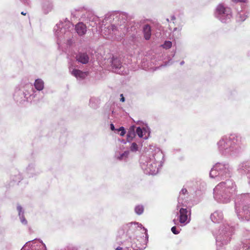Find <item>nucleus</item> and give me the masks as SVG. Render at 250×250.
Returning <instances> with one entry per match:
<instances>
[{
  "label": "nucleus",
  "instance_id": "obj_1",
  "mask_svg": "<svg viewBox=\"0 0 250 250\" xmlns=\"http://www.w3.org/2000/svg\"><path fill=\"white\" fill-rule=\"evenodd\" d=\"M74 25L69 21H61L56 25L54 28L55 35L58 40L65 39L70 36L72 31L74 30Z\"/></svg>",
  "mask_w": 250,
  "mask_h": 250
},
{
  "label": "nucleus",
  "instance_id": "obj_2",
  "mask_svg": "<svg viewBox=\"0 0 250 250\" xmlns=\"http://www.w3.org/2000/svg\"><path fill=\"white\" fill-rule=\"evenodd\" d=\"M69 59V70L71 74L76 78L78 77V69L77 63L78 62V55L77 52L70 51L68 55Z\"/></svg>",
  "mask_w": 250,
  "mask_h": 250
},
{
  "label": "nucleus",
  "instance_id": "obj_3",
  "mask_svg": "<svg viewBox=\"0 0 250 250\" xmlns=\"http://www.w3.org/2000/svg\"><path fill=\"white\" fill-rule=\"evenodd\" d=\"M187 208H181L179 210V222L182 224H187L190 220V212Z\"/></svg>",
  "mask_w": 250,
  "mask_h": 250
},
{
  "label": "nucleus",
  "instance_id": "obj_4",
  "mask_svg": "<svg viewBox=\"0 0 250 250\" xmlns=\"http://www.w3.org/2000/svg\"><path fill=\"white\" fill-rule=\"evenodd\" d=\"M216 12L220 16H228L231 13V10L229 8L225 7L222 4H219L216 7Z\"/></svg>",
  "mask_w": 250,
  "mask_h": 250
},
{
  "label": "nucleus",
  "instance_id": "obj_5",
  "mask_svg": "<svg viewBox=\"0 0 250 250\" xmlns=\"http://www.w3.org/2000/svg\"><path fill=\"white\" fill-rule=\"evenodd\" d=\"M143 32L145 39L146 40H149L151 35L150 26L148 24L145 25L143 28Z\"/></svg>",
  "mask_w": 250,
  "mask_h": 250
},
{
  "label": "nucleus",
  "instance_id": "obj_6",
  "mask_svg": "<svg viewBox=\"0 0 250 250\" xmlns=\"http://www.w3.org/2000/svg\"><path fill=\"white\" fill-rule=\"evenodd\" d=\"M89 57L86 53L79 54V62L83 64H86L89 62Z\"/></svg>",
  "mask_w": 250,
  "mask_h": 250
},
{
  "label": "nucleus",
  "instance_id": "obj_7",
  "mask_svg": "<svg viewBox=\"0 0 250 250\" xmlns=\"http://www.w3.org/2000/svg\"><path fill=\"white\" fill-rule=\"evenodd\" d=\"M34 85L37 90L40 91L44 87V83L42 80L38 79L35 81Z\"/></svg>",
  "mask_w": 250,
  "mask_h": 250
},
{
  "label": "nucleus",
  "instance_id": "obj_8",
  "mask_svg": "<svg viewBox=\"0 0 250 250\" xmlns=\"http://www.w3.org/2000/svg\"><path fill=\"white\" fill-rule=\"evenodd\" d=\"M17 209L19 211V215L20 216L21 222L23 224H26L27 221L23 216V211L22 210V207L21 206H18Z\"/></svg>",
  "mask_w": 250,
  "mask_h": 250
},
{
  "label": "nucleus",
  "instance_id": "obj_9",
  "mask_svg": "<svg viewBox=\"0 0 250 250\" xmlns=\"http://www.w3.org/2000/svg\"><path fill=\"white\" fill-rule=\"evenodd\" d=\"M87 31V27L85 24L82 22H79V36L85 34Z\"/></svg>",
  "mask_w": 250,
  "mask_h": 250
},
{
  "label": "nucleus",
  "instance_id": "obj_10",
  "mask_svg": "<svg viewBox=\"0 0 250 250\" xmlns=\"http://www.w3.org/2000/svg\"><path fill=\"white\" fill-rule=\"evenodd\" d=\"M112 65L113 67L115 68H121L122 66L120 61L117 59H114L112 60Z\"/></svg>",
  "mask_w": 250,
  "mask_h": 250
},
{
  "label": "nucleus",
  "instance_id": "obj_11",
  "mask_svg": "<svg viewBox=\"0 0 250 250\" xmlns=\"http://www.w3.org/2000/svg\"><path fill=\"white\" fill-rule=\"evenodd\" d=\"M135 211L137 214H141L144 211V208L142 206H137L135 208Z\"/></svg>",
  "mask_w": 250,
  "mask_h": 250
},
{
  "label": "nucleus",
  "instance_id": "obj_12",
  "mask_svg": "<svg viewBox=\"0 0 250 250\" xmlns=\"http://www.w3.org/2000/svg\"><path fill=\"white\" fill-rule=\"evenodd\" d=\"M129 154V151H125L123 153L120 155V156L118 157V159L119 160H122L124 158H127Z\"/></svg>",
  "mask_w": 250,
  "mask_h": 250
},
{
  "label": "nucleus",
  "instance_id": "obj_13",
  "mask_svg": "<svg viewBox=\"0 0 250 250\" xmlns=\"http://www.w3.org/2000/svg\"><path fill=\"white\" fill-rule=\"evenodd\" d=\"M163 46L164 48H170L172 46V42L170 41H166Z\"/></svg>",
  "mask_w": 250,
  "mask_h": 250
},
{
  "label": "nucleus",
  "instance_id": "obj_14",
  "mask_svg": "<svg viewBox=\"0 0 250 250\" xmlns=\"http://www.w3.org/2000/svg\"><path fill=\"white\" fill-rule=\"evenodd\" d=\"M138 145L135 143H133L130 146V150L131 151H136L138 150Z\"/></svg>",
  "mask_w": 250,
  "mask_h": 250
},
{
  "label": "nucleus",
  "instance_id": "obj_15",
  "mask_svg": "<svg viewBox=\"0 0 250 250\" xmlns=\"http://www.w3.org/2000/svg\"><path fill=\"white\" fill-rule=\"evenodd\" d=\"M136 133L139 137H142L143 136V131L140 127L137 128Z\"/></svg>",
  "mask_w": 250,
  "mask_h": 250
},
{
  "label": "nucleus",
  "instance_id": "obj_16",
  "mask_svg": "<svg viewBox=\"0 0 250 250\" xmlns=\"http://www.w3.org/2000/svg\"><path fill=\"white\" fill-rule=\"evenodd\" d=\"M87 75V72H82L79 70V78H84Z\"/></svg>",
  "mask_w": 250,
  "mask_h": 250
},
{
  "label": "nucleus",
  "instance_id": "obj_17",
  "mask_svg": "<svg viewBox=\"0 0 250 250\" xmlns=\"http://www.w3.org/2000/svg\"><path fill=\"white\" fill-rule=\"evenodd\" d=\"M134 135V132H128L127 134V140L128 142L130 141L133 138V136Z\"/></svg>",
  "mask_w": 250,
  "mask_h": 250
},
{
  "label": "nucleus",
  "instance_id": "obj_18",
  "mask_svg": "<svg viewBox=\"0 0 250 250\" xmlns=\"http://www.w3.org/2000/svg\"><path fill=\"white\" fill-rule=\"evenodd\" d=\"M171 231L174 234H178L179 233L180 231L177 229V228L175 226L172 227L171 228Z\"/></svg>",
  "mask_w": 250,
  "mask_h": 250
},
{
  "label": "nucleus",
  "instance_id": "obj_19",
  "mask_svg": "<svg viewBox=\"0 0 250 250\" xmlns=\"http://www.w3.org/2000/svg\"><path fill=\"white\" fill-rule=\"evenodd\" d=\"M119 131H121V132L120 133V135L122 136H123L125 134V131L124 127L122 126L119 128V129L118 130Z\"/></svg>",
  "mask_w": 250,
  "mask_h": 250
},
{
  "label": "nucleus",
  "instance_id": "obj_20",
  "mask_svg": "<svg viewBox=\"0 0 250 250\" xmlns=\"http://www.w3.org/2000/svg\"><path fill=\"white\" fill-rule=\"evenodd\" d=\"M225 141L224 140H220L219 142V143H218V145H219V146H222L221 148L222 149H223V148H225V146H224L225 145Z\"/></svg>",
  "mask_w": 250,
  "mask_h": 250
},
{
  "label": "nucleus",
  "instance_id": "obj_21",
  "mask_svg": "<svg viewBox=\"0 0 250 250\" xmlns=\"http://www.w3.org/2000/svg\"><path fill=\"white\" fill-rule=\"evenodd\" d=\"M232 1L234 2H246L247 0H231Z\"/></svg>",
  "mask_w": 250,
  "mask_h": 250
},
{
  "label": "nucleus",
  "instance_id": "obj_22",
  "mask_svg": "<svg viewBox=\"0 0 250 250\" xmlns=\"http://www.w3.org/2000/svg\"><path fill=\"white\" fill-rule=\"evenodd\" d=\"M78 23H76L75 24V30L76 31V33H78Z\"/></svg>",
  "mask_w": 250,
  "mask_h": 250
},
{
  "label": "nucleus",
  "instance_id": "obj_23",
  "mask_svg": "<svg viewBox=\"0 0 250 250\" xmlns=\"http://www.w3.org/2000/svg\"><path fill=\"white\" fill-rule=\"evenodd\" d=\"M120 96L121 97V101L124 102L125 101V98L123 96V94H121Z\"/></svg>",
  "mask_w": 250,
  "mask_h": 250
},
{
  "label": "nucleus",
  "instance_id": "obj_24",
  "mask_svg": "<svg viewBox=\"0 0 250 250\" xmlns=\"http://www.w3.org/2000/svg\"><path fill=\"white\" fill-rule=\"evenodd\" d=\"M67 43L69 45H71L72 44V41L71 40V39H70V40H67Z\"/></svg>",
  "mask_w": 250,
  "mask_h": 250
},
{
  "label": "nucleus",
  "instance_id": "obj_25",
  "mask_svg": "<svg viewBox=\"0 0 250 250\" xmlns=\"http://www.w3.org/2000/svg\"><path fill=\"white\" fill-rule=\"evenodd\" d=\"M110 128H111V129L112 130H115V127H114V125L112 124H111L110 125Z\"/></svg>",
  "mask_w": 250,
  "mask_h": 250
},
{
  "label": "nucleus",
  "instance_id": "obj_26",
  "mask_svg": "<svg viewBox=\"0 0 250 250\" xmlns=\"http://www.w3.org/2000/svg\"><path fill=\"white\" fill-rule=\"evenodd\" d=\"M122 250V248L119 247L116 249V250Z\"/></svg>",
  "mask_w": 250,
  "mask_h": 250
},
{
  "label": "nucleus",
  "instance_id": "obj_27",
  "mask_svg": "<svg viewBox=\"0 0 250 250\" xmlns=\"http://www.w3.org/2000/svg\"><path fill=\"white\" fill-rule=\"evenodd\" d=\"M171 19L172 21H174L176 19V18H175V17L174 16H172Z\"/></svg>",
  "mask_w": 250,
  "mask_h": 250
},
{
  "label": "nucleus",
  "instance_id": "obj_28",
  "mask_svg": "<svg viewBox=\"0 0 250 250\" xmlns=\"http://www.w3.org/2000/svg\"><path fill=\"white\" fill-rule=\"evenodd\" d=\"M73 20L72 19H71L72 21H74L75 19H77V18L75 16H74L73 17Z\"/></svg>",
  "mask_w": 250,
  "mask_h": 250
},
{
  "label": "nucleus",
  "instance_id": "obj_29",
  "mask_svg": "<svg viewBox=\"0 0 250 250\" xmlns=\"http://www.w3.org/2000/svg\"><path fill=\"white\" fill-rule=\"evenodd\" d=\"M21 14L23 15H26V13H24V12H21Z\"/></svg>",
  "mask_w": 250,
  "mask_h": 250
},
{
  "label": "nucleus",
  "instance_id": "obj_30",
  "mask_svg": "<svg viewBox=\"0 0 250 250\" xmlns=\"http://www.w3.org/2000/svg\"><path fill=\"white\" fill-rule=\"evenodd\" d=\"M130 247H132V246H131V245H128V247H127V248H129Z\"/></svg>",
  "mask_w": 250,
  "mask_h": 250
},
{
  "label": "nucleus",
  "instance_id": "obj_31",
  "mask_svg": "<svg viewBox=\"0 0 250 250\" xmlns=\"http://www.w3.org/2000/svg\"><path fill=\"white\" fill-rule=\"evenodd\" d=\"M169 26H170V29L171 30H172V28H171V25H169Z\"/></svg>",
  "mask_w": 250,
  "mask_h": 250
},
{
  "label": "nucleus",
  "instance_id": "obj_32",
  "mask_svg": "<svg viewBox=\"0 0 250 250\" xmlns=\"http://www.w3.org/2000/svg\"><path fill=\"white\" fill-rule=\"evenodd\" d=\"M176 29H177L176 28H174L173 30L174 31V30H175Z\"/></svg>",
  "mask_w": 250,
  "mask_h": 250
},
{
  "label": "nucleus",
  "instance_id": "obj_33",
  "mask_svg": "<svg viewBox=\"0 0 250 250\" xmlns=\"http://www.w3.org/2000/svg\"><path fill=\"white\" fill-rule=\"evenodd\" d=\"M173 221L174 222V224H175V220H173Z\"/></svg>",
  "mask_w": 250,
  "mask_h": 250
}]
</instances>
